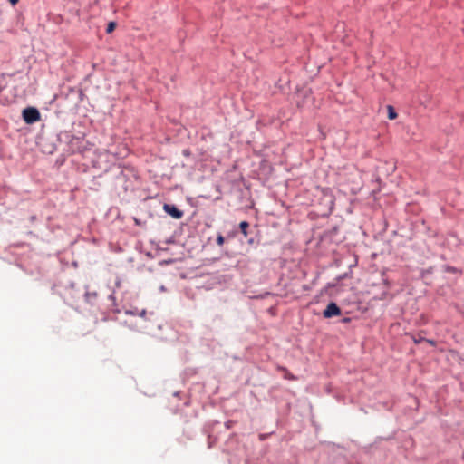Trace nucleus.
Returning <instances> with one entry per match:
<instances>
[{"label":"nucleus","mask_w":464,"mask_h":464,"mask_svg":"<svg viewBox=\"0 0 464 464\" xmlns=\"http://www.w3.org/2000/svg\"><path fill=\"white\" fill-rule=\"evenodd\" d=\"M22 116L27 124H33L41 119V114L36 108L27 107L23 110Z\"/></svg>","instance_id":"obj_1"},{"label":"nucleus","mask_w":464,"mask_h":464,"mask_svg":"<svg viewBox=\"0 0 464 464\" xmlns=\"http://www.w3.org/2000/svg\"><path fill=\"white\" fill-rule=\"evenodd\" d=\"M340 314H341V309L334 302H331L326 306V308L324 309V311L323 313V315H324V318H331V317H334V316H338Z\"/></svg>","instance_id":"obj_2"},{"label":"nucleus","mask_w":464,"mask_h":464,"mask_svg":"<svg viewBox=\"0 0 464 464\" xmlns=\"http://www.w3.org/2000/svg\"><path fill=\"white\" fill-rule=\"evenodd\" d=\"M164 210L174 218H180L183 216V212L177 208L174 205L165 204L163 207Z\"/></svg>","instance_id":"obj_3"},{"label":"nucleus","mask_w":464,"mask_h":464,"mask_svg":"<svg viewBox=\"0 0 464 464\" xmlns=\"http://www.w3.org/2000/svg\"><path fill=\"white\" fill-rule=\"evenodd\" d=\"M387 110H388V118L390 120H394L397 118V113L392 105H388Z\"/></svg>","instance_id":"obj_4"},{"label":"nucleus","mask_w":464,"mask_h":464,"mask_svg":"<svg viewBox=\"0 0 464 464\" xmlns=\"http://www.w3.org/2000/svg\"><path fill=\"white\" fill-rule=\"evenodd\" d=\"M249 227V224L246 221H242L239 224L240 230H241L242 234H244L245 237L247 236V227Z\"/></svg>","instance_id":"obj_5"},{"label":"nucleus","mask_w":464,"mask_h":464,"mask_svg":"<svg viewBox=\"0 0 464 464\" xmlns=\"http://www.w3.org/2000/svg\"><path fill=\"white\" fill-rule=\"evenodd\" d=\"M115 26H116V24H115L114 22H110V23L108 24V26H107L106 32H107V33H111V32L114 30Z\"/></svg>","instance_id":"obj_6"},{"label":"nucleus","mask_w":464,"mask_h":464,"mask_svg":"<svg viewBox=\"0 0 464 464\" xmlns=\"http://www.w3.org/2000/svg\"><path fill=\"white\" fill-rule=\"evenodd\" d=\"M224 241H225L224 237H223L222 235H220V234H219V235L217 237V244H218V246H222V245L224 244Z\"/></svg>","instance_id":"obj_7"},{"label":"nucleus","mask_w":464,"mask_h":464,"mask_svg":"<svg viewBox=\"0 0 464 464\" xmlns=\"http://www.w3.org/2000/svg\"><path fill=\"white\" fill-rule=\"evenodd\" d=\"M8 1H9V3H10L12 5H15L19 2V0H8Z\"/></svg>","instance_id":"obj_8"},{"label":"nucleus","mask_w":464,"mask_h":464,"mask_svg":"<svg viewBox=\"0 0 464 464\" xmlns=\"http://www.w3.org/2000/svg\"><path fill=\"white\" fill-rule=\"evenodd\" d=\"M88 298L90 297H96V293H92V294H87L86 295Z\"/></svg>","instance_id":"obj_9"}]
</instances>
